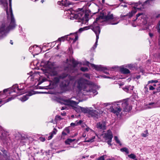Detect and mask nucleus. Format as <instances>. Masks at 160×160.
<instances>
[{
	"mask_svg": "<svg viewBox=\"0 0 160 160\" xmlns=\"http://www.w3.org/2000/svg\"><path fill=\"white\" fill-rule=\"evenodd\" d=\"M10 43H11L12 45V44H13V42H12V40H11V41H10Z\"/></svg>",
	"mask_w": 160,
	"mask_h": 160,
	"instance_id": "obj_56",
	"label": "nucleus"
},
{
	"mask_svg": "<svg viewBox=\"0 0 160 160\" xmlns=\"http://www.w3.org/2000/svg\"><path fill=\"white\" fill-rule=\"evenodd\" d=\"M78 9L80 12L78 13V15L79 18L82 19V23L87 24L88 20L87 15L84 13L83 11H82V8H78Z\"/></svg>",
	"mask_w": 160,
	"mask_h": 160,
	"instance_id": "obj_6",
	"label": "nucleus"
},
{
	"mask_svg": "<svg viewBox=\"0 0 160 160\" xmlns=\"http://www.w3.org/2000/svg\"><path fill=\"white\" fill-rule=\"evenodd\" d=\"M83 28H80L79 29V31H82L83 30Z\"/></svg>",
	"mask_w": 160,
	"mask_h": 160,
	"instance_id": "obj_49",
	"label": "nucleus"
},
{
	"mask_svg": "<svg viewBox=\"0 0 160 160\" xmlns=\"http://www.w3.org/2000/svg\"><path fill=\"white\" fill-rule=\"evenodd\" d=\"M158 32L159 33V44L160 45V29H159L158 30Z\"/></svg>",
	"mask_w": 160,
	"mask_h": 160,
	"instance_id": "obj_43",
	"label": "nucleus"
},
{
	"mask_svg": "<svg viewBox=\"0 0 160 160\" xmlns=\"http://www.w3.org/2000/svg\"><path fill=\"white\" fill-rule=\"evenodd\" d=\"M63 131L67 133H69L70 132L69 129L68 127L66 128Z\"/></svg>",
	"mask_w": 160,
	"mask_h": 160,
	"instance_id": "obj_33",
	"label": "nucleus"
},
{
	"mask_svg": "<svg viewBox=\"0 0 160 160\" xmlns=\"http://www.w3.org/2000/svg\"><path fill=\"white\" fill-rule=\"evenodd\" d=\"M65 109V108L63 107H62V108H61V110H63Z\"/></svg>",
	"mask_w": 160,
	"mask_h": 160,
	"instance_id": "obj_58",
	"label": "nucleus"
},
{
	"mask_svg": "<svg viewBox=\"0 0 160 160\" xmlns=\"http://www.w3.org/2000/svg\"><path fill=\"white\" fill-rule=\"evenodd\" d=\"M70 39L73 40V42H74L78 39V36L76 33H74L72 35V37H69Z\"/></svg>",
	"mask_w": 160,
	"mask_h": 160,
	"instance_id": "obj_18",
	"label": "nucleus"
},
{
	"mask_svg": "<svg viewBox=\"0 0 160 160\" xmlns=\"http://www.w3.org/2000/svg\"><path fill=\"white\" fill-rule=\"evenodd\" d=\"M140 17L139 18V19H140V18H144V16H146L144 14H143V13H139L137 15L136 17V19H137L138 18V17Z\"/></svg>",
	"mask_w": 160,
	"mask_h": 160,
	"instance_id": "obj_23",
	"label": "nucleus"
},
{
	"mask_svg": "<svg viewBox=\"0 0 160 160\" xmlns=\"http://www.w3.org/2000/svg\"><path fill=\"white\" fill-rule=\"evenodd\" d=\"M79 102H76L71 99H66L64 101L65 104L71 106L77 112H79L80 110L84 113H88L89 115L92 117L94 119H96L100 117V115L102 112L99 111V112L96 110H91L88 108L81 107L77 105Z\"/></svg>",
	"mask_w": 160,
	"mask_h": 160,
	"instance_id": "obj_1",
	"label": "nucleus"
},
{
	"mask_svg": "<svg viewBox=\"0 0 160 160\" xmlns=\"http://www.w3.org/2000/svg\"><path fill=\"white\" fill-rule=\"evenodd\" d=\"M68 78L70 80H71L72 78L70 76L68 75V74H66L65 73H63L58 77H54L52 80L53 82L55 83H57L59 82V81H60L61 80H63L65 78Z\"/></svg>",
	"mask_w": 160,
	"mask_h": 160,
	"instance_id": "obj_7",
	"label": "nucleus"
},
{
	"mask_svg": "<svg viewBox=\"0 0 160 160\" xmlns=\"http://www.w3.org/2000/svg\"><path fill=\"white\" fill-rule=\"evenodd\" d=\"M7 13L8 16V18L10 17L11 22L10 25L8 27L7 26L4 24H2L1 26L0 27V36L8 32L9 29L15 27L16 25L15 20L12 14L11 7L9 9V12L7 11Z\"/></svg>",
	"mask_w": 160,
	"mask_h": 160,
	"instance_id": "obj_2",
	"label": "nucleus"
},
{
	"mask_svg": "<svg viewBox=\"0 0 160 160\" xmlns=\"http://www.w3.org/2000/svg\"><path fill=\"white\" fill-rule=\"evenodd\" d=\"M58 3L59 4H61L65 7H67L71 4L70 2L67 0H62L61 2H58Z\"/></svg>",
	"mask_w": 160,
	"mask_h": 160,
	"instance_id": "obj_13",
	"label": "nucleus"
},
{
	"mask_svg": "<svg viewBox=\"0 0 160 160\" xmlns=\"http://www.w3.org/2000/svg\"><path fill=\"white\" fill-rule=\"evenodd\" d=\"M63 116H64L65 115V113H63L62 114H61Z\"/></svg>",
	"mask_w": 160,
	"mask_h": 160,
	"instance_id": "obj_60",
	"label": "nucleus"
},
{
	"mask_svg": "<svg viewBox=\"0 0 160 160\" xmlns=\"http://www.w3.org/2000/svg\"><path fill=\"white\" fill-rule=\"evenodd\" d=\"M114 139L117 143H118L120 145H121L122 144L117 136H115L114 137Z\"/></svg>",
	"mask_w": 160,
	"mask_h": 160,
	"instance_id": "obj_28",
	"label": "nucleus"
},
{
	"mask_svg": "<svg viewBox=\"0 0 160 160\" xmlns=\"http://www.w3.org/2000/svg\"><path fill=\"white\" fill-rule=\"evenodd\" d=\"M82 136H83V137L85 138L86 136V135H84V134H83L82 135Z\"/></svg>",
	"mask_w": 160,
	"mask_h": 160,
	"instance_id": "obj_61",
	"label": "nucleus"
},
{
	"mask_svg": "<svg viewBox=\"0 0 160 160\" xmlns=\"http://www.w3.org/2000/svg\"><path fill=\"white\" fill-rule=\"evenodd\" d=\"M72 117H74V115H72Z\"/></svg>",
	"mask_w": 160,
	"mask_h": 160,
	"instance_id": "obj_63",
	"label": "nucleus"
},
{
	"mask_svg": "<svg viewBox=\"0 0 160 160\" xmlns=\"http://www.w3.org/2000/svg\"><path fill=\"white\" fill-rule=\"evenodd\" d=\"M149 35L150 37H152L153 35L152 33H149Z\"/></svg>",
	"mask_w": 160,
	"mask_h": 160,
	"instance_id": "obj_45",
	"label": "nucleus"
},
{
	"mask_svg": "<svg viewBox=\"0 0 160 160\" xmlns=\"http://www.w3.org/2000/svg\"><path fill=\"white\" fill-rule=\"evenodd\" d=\"M153 82V80L150 81H148V83H151Z\"/></svg>",
	"mask_w": 160,
	"mask_h": 160,
	"instance_id": "obj_48",
	"label": "nucleus"
},
{
	"mask_svg": "<svg viewBox=\"0 0 160 160\" xmlns=\"http://www.w3.org/2000/svg\"><path fill=\"white\" fill-rule=\"evenodd\" d=\"M148 2V1H146L145 2V3H147Z\"/></svg>",
	"mask_w": 160,
	"mask_h": 160,
	"instance_id": "obj_62",
	"label": "nucleus"
},
{
	"mask_svg": "<svg viewBox=\"0 0 160 160\" xmlns=\"http://www.w3.org/2000/svg\"><path fill=\"white\" fill-rule=\"evenodd\" d=\"M119 105V104H116L111 107L110 108V112L118 116L122 110Z\"/></svg>",
	"mask_w": 160,
	"mask_h": 160,
	"instance_id": "obj_8",
	"label": "nucleus"
},
{
	"mask_svg": "<svg viewBox=\"0 0 160 160\" xmlns=\"http://www.w3.org/2000/svg\"><path fill=\"white\" fill-rule=\"evenodd\" d=\"M160 17V14H158V15H157L156 16V18H158Z\"/></svg>",
	"mask_w": 160,
	"mask_h": 160,
	"instance_id": "obj_54",
	"label": "nucleus"
},
{
	"mask_svg": "<svg viewBox=\"0 0 160 160\" xmlns=\"http://www.w3.org/2000/svg\"><path fill=\"white\" fill-rule=\"evenodd\" d=\"M148 132L147 130H146L144 132V133L142 134V136L145 137L148 136Z\"/></svg>",
	"mask_w": 160,
	"mask_h": 160,
	"instance_id": "obj_27",
	"label": "nucleus"
},
{
	"mask_svg": "<svg viewBox=\"0 0 160 160\" xmlns=\"http://www.w3.org/2000/svg\"><path fill=\"white\" fill-rule=\"evenodd\" d=\"M105 137L108 139H112L113 138V135L112 132L110 130L107 131V133H105Z\"/></svg>",
	"mask_w": 160,
	"mask_h": 160,
	"instance_id": "obj_14",
	"label": "nucleus"
},
{
	"mask_svg": "<svg viewBox=\"0 0 160 160\" xmlns=\"http://www.w3.org/2000/svg\"><path fill=\"white\" fill-rule=\"evenodd\" d=\"M122 6L124 7H127V5L126 4L122 5Z\"/></svg>",
	"mask_w": 160,
	"mask_h": 160,
	"instance_id": "obj_52",
	"label": "nucleus"
},
{
	"mask_svg": "<svg viewBox=\"0 0 160 160\" xmlns=\"http://www.w3.org/2000/svg\"><path fill=\"white\" fill-rule=\"evenodd\" d=\"M57 132V129L54 128L53 131L50 133V135L48 137V140L51 139L53 137V135L56 134Z\"/></svg>",
	"mask_w": 160,
	"mask_h": 160,
	"instance_id": "obj_17",
	"label": "nucleus"
},
{
	"mask_svg": "<svg viewBox=\"0 0 160 160\" xmlns=\"http://www.w3.org/2000/svg\"><path fill=\"white\" fill-rule=\"evenodd\" d=\"M50 73L51 76H55L57 74L58 72L56 70L55 68L53 66H52L49 67Z\"/></svg>",
	"mask_w": 160,
	"mask_h": 160,
	"instance_id": "obj_12",
	"label": "nucleus"
},
{
	"mask_svg": "<svg viewBox=\"0 0 160 160\" xmlns=\"http://www.w3.org/2000/svg\"><path fill=\"white\" fill-rule=\"evenodd\" d=\"M149 88L150 90H153L155 89V88L152 86H150Z\"/></svg>",
	"mask_w": 160,
	"mask_h": 160,
	"instance_id": "obj_39",
	"label": "nucleus"
},
{
	"mask_svg": "<svg viewBox=\"0 0 160 160\" xmlns=\"http://www.w3.org/2000/svg\"><path fill=\"white\" fill-rule=\"evenodd\" d=\"M68 36H67L62 37L61 38H59L58 40L60 41H63L65 39H67V40H68L69 39H68Z\"/></svg>",
	"mask_w": 160,
	"mask_h": 160,
	"instance_id": "obj_24",
	"label": "nucleus"
},
{
	"mask_svg": "<svg viewBox=\"0 0 160 160\" xmlns=\"http://www.w3.org/2000/svg\"><path fill=\"white\" fill-rule=\"evenodd\" d=\"M98 160H104V156H102L98 158Z\"/></svg>",
	"mask_w": 160,
	"mask_h": 160,
	"instance_id": "obj_38",
	"label": "nucleus"
},
{
	"mask_svg": "<svg viewBox=\"0 0 160 160\" xmlns=\"http://www.w3.org/2000/svg\"><path fill=\"white\" fill-rule=\"evenodd\" d=\"M32 94L33 93L32 92H29L26 95L23 96L22 97L20 98V99L22 102L25 101L28 99L29 96H31Z\"/></svg>",
	"mask_w": 160,
	"mask_h": 160,
	"instance_id": "obj_15",
	"label": "nucleus"
},
{
	"mask_svg": "<svg viewBox=\"0 0 160 160\" xmlns=\"http://www.w3.org/2000/svg\"><path fill=\"white\" fill-rule=\"evenodd\" d=\"M106 71V70H105L104 71H103V72L106 74H108V72L107 71Z\"/></svg>",
	"mask_w": 160,
	"mask_h": 160,
	"instance_id": "obj_47",
	"label": "nucleus"
},
{
	"mask_svg": "<svg viewBox=\"0 0 160 160\" xmlns=\"http://www.w3.org/2000/svg\"><path fill=\"white\" fill-rule=\"evenodd\" d=\"M81 70L82 71H86L88 70V68H81Z\"/></svg>",
	"mask_w": 160,
	"mask_h": 160,
	"instance_id": "obj_34",
	"label": "nucleus"
},
{
	"mask_svg": "<svg viewBox=\"0 0 160 160\" xmlns=\"http://www.w3.org/2000/svg\"><path fill=\"white\" fill-rule=\"evenodd\" d=\"M85 130L87 132H90L91 131H92V130L88 127L86 128Z\"/></svg>",
	"mask_w": 160,
	"mask_h": 160,
	"instance_id": "obj_36",
	"label": "nucleus"
},
{
	"mask_svg": "<svg viewBox=\"0 0 160 160\" xmlns=\"http://www.w3.org/2000/svg\"><path fill=\"white\" fill-rule=\"evenodd\" d=\"M40 139L41 140V141H42V142H44L45 141V138H42V137H40Z\"/></svg>",
	"mask_w": 160,
	"mask_h": 160,
	"instance_id": "obj_40",
	"label": "nucleus"
},
{
	"mask_svg": "<svg viewBox=\"0 0 160 160\" xmlns=\"http://www.w3.org/2000/svg\"><path fill=\"white\" fill-rule=\"evenodd\" d=\"M82 122V121L81 120L79 121V122H78L76 124V125L80 124Z\"/></svg>",
	"mask_w": 160,
	"mask_h": 160,
	"instance_id": "obj_44",
	"label": "nucleus"
},
{
	"mask_svg": "<svg viewBox=\"0 0 160 160\" xmlns=\"http://www.w3.org/2000/svg\"><path fill=\"white\" fill-rule=\"evenodd\" d=\"M71 61L73 64V68L75 67L78 64L77 62L73 59Z\"/></svg>",
	"mask_w": 160,
	"mask_h": 160,
	"instance_id": "obj_30",
	"label": "nucleus"
},
{
	"mask_svg": "<svg viewBox=\"0 0 160 160\" xmlns=\"http://www.w3.org/2000/svg\"><path fill=\"white\" fill-rule=\"evenodd\" d=\"M112 141V139H109L107 142L108 143V145H112V144L111 143V142Z\"/></svg>",
	"mask_w": 160,
	"mask_h": 160,
	"instance_id": "obj_37",
	"label": "nucleus"
},
{
	"mask_svg": "<svg viewBox=\"0 0 160 160\" xmlns=\"http://www.w3.org/2000/svg\"><path fill=\"white\" fill-rule=\"evenodd\" d=\"M64 151V150H61V151H58L57 152V153H59V152H62V151Z\"/></svg>",
	"mask_w": 160,
	"mask_h": 160,
	"instance_id": "obj_46",
	"label": "nucleus"
},
{
	"mask_svg": "<svg viewBox=\"0 0 160 160\" xmlns=\"http://www.w3.org/2000/svg\"><path fill=\"white\" fill-rule=\"evenodd\" d=\"M122 105L124 111L126 112H128L131 109V108L128 106V102H124L122 103Z\"/></svg>",
	"mask_w": 160,
	"mask_h": 160,
	"instance_id": "obj_11",
	"label": "nucleus"
},
{
	"mask_svg": "<svg viewBox=\"0 0 160 160\" xmlns=\"http://www.w3.org/2000/svg\"><path fill=\"white\" fill-rule=\"evenodd\" d=\"M128 157L134 159L136 158V156L133 154H131L130 155H128Z\"/></svg>",
	"mask_w": 160,
	"mask_h": 160,
	"instance_id": "obj_31",
	"label": "nucleus"
},
{
	"mask_svg": "<svg viewBox=\"0 0 160 160\" xmlns=\"http://www.w3.org/2000/svg\"><path fill=\"white\" fill-rule=\"evenodd\" d=\"M104 0H102V2H104Z\"/></svg>",
	"mask_w": 160,
	"mask_h": 160,
	"instance_id": "obj_64",
	"label": "nucleus"
},
{
	"mask_svg": "<svg viewBox=\"0 0 160 160\" xmlns=\"http://www.w3.org/2000/svg\"><path fill=\"white\" fill-rule=\"evenodd\" d=\"M88 63L91 65V67L94 68L97 71H104L105 70H107L106 68L103 67L101 65H95L93 64L90 63L89 62Z\"/></svg>",
	"mask_w": 160,
	"mask_h": 160,
	"instance_id": "obj_9",
	"label": "nucleus"
},
{
	"mask_svg": "<svg viewBox=\"0 0 160 160\" xmlns=\"http://www.w3.org/2000/svg\"><path fill=\"white\" fill-rule=\"evenodd\" d=\"M69 83V80L67 79V80H65L64 81L62 82L61 84L60 85L63 88L66 87L68 85Z\"/></svg>",
	"mask_w": 160,
	"mask_h": 160,
	"instance_id": "obj_19",
	"label": "nucleus"
},
{
	"mask_svg": "<svg viewBox=\"0 0 160 160\" xmlns=\"http://www.w3.org/2000/svg\"><path fill=\"white\" fill-rule=\"evenodd\" d=\"M15 87H16V92L18 91V93H20V94L19 95L22 94L24 93V92H23V88H21V89H19L17 85H16L15 86H14Z\"/></svg>",
	"mask_w": 160,
	"mask_h": 160,
	"instance_id": "obj_21",
	"label": "nucleus"
},
{
	"mask_svg": "<svg viewBox=\"0 0 160 160\" xmlns=\"http://www.w3.org/2000/svg\"><path fill=\"white\" fill-rule=\"evenodd\" d=\"M105 124L103 122H99L97 124V127L98 128L101 129H105Z\"/></svg>",
	"mask_w": 160,
	"mask_h": 160,
	"instance_id": "obj_16",
	"label": "nucleus"
},
{
	"mask_svg": "<svg viewBox=\"0 0 160 160\" xmlns=\"http://www.w3.org/2000/svg\"><path fill=\"white\" fill-rule=\"evenodd\" d=\"M77 88L80 90L83 89L87 92H91L89 89V86L87 85L88 81L83 78H81L77 82Z\"/></svg>",
	"mask_w": 160,
	"mask_h": 160,
	"instance_id": "obj_4",
	"label": "nucleus"
},
{
	"mask_svg": "<svg viewBox=\"0 0 160 160\" xmlns=\"http://www.w3.org/2000/svg\"><path fill=\"white\" fill-rule=\"evenodd\" d=\"M131 5H134L133 6V9L131 12L129 13V14L127 15L129 18L132 17L133 15L136 13L137 10H141L142 8H144L143 4L141 3L140 2H138L132 3L130 4Z\"/></svg>",
	"mask_w": 160,
	"mask_h": 160,
	"instance_id": "obj_5",
	"label": "nucleus"
},
{
	"mask_svg": "<svg viewBox=\"0 0 160 160\" xmlns=\"http://www.w3.org/2000/svg\"><path fill=\"white\" fill-rule=\"evenodd\" d=\"M158 82V80H153V82L154 83H157Z\"/></svg>",
	"mask_w": 160,
	"mask_h": 160,
	"instance_id": "obj_53",
	"label": "nucleus"
},
{
	"mask_svg": "<svg viewBox=\"0 0 160 160\" xmlns=\"http://www.w3.org/2000/svg\"><path fill=\"white\" fill-rule=\"evenodd\" d=\"M7 89H5L3 90V92H7Z\"/></svg>",
	"mask_w": 160,
	"mask_h": 160,
	"instance_id": "obj_55",
	"label": "nucleus"
},
{
	"mask_svg": "<svg viewBox=\"0 0 160 160\" xmlns=\"http://www.w3.org/2000/svg\"><path fill=\"white\" fill-rule=\"evenodd\" d=\"M105 18L106 21L112 20L113 21H115L118 19L117 17H114L113 14L110 12L108 13L107 15L105 16Z\"/></svg>",
	"mask_w": 160,
	"mask_h": 160,
	"instance_id": "obj_10",
	"label": "nucleus"
},
{
	"mask_svg": "<svg viewBox=\"0 0 160 160\" xmlns=\"http://www.w3.org/2000/svg\"><path fill=\"white\" fill-rule=\"evenodd\" d=\"M67 133L66 132H64V131H63L62 132V134L63 136L66 135H67Z\"/></svg>",
	"mask_w": 160,
	"mask_h": 160,
	"instance_id": "obj_41",
	"label": "nucleus"
},
{
	"mask_svg": "<svg viewBox=\"0 0 160 160\" xmlns=\"http://www.w3.org/2000/svg\"><path fill=\"white\" fill-rule=\"evenodd\" d=\"M35 77V74L33 75L32 76H31V79H32V78H33Z\"/></svg>",
	"mask_w": 160,
	"mask_h": 160,
	"instance_id": "obj_50",
	"label": "nucleus"
},
{
	"mask_svg": "<svg viewBox=\"0 0 160 160\" xmlns=\"http://www.w3.org/2000/svg\"><path fill=\"white\" fill-rule=\"evenodd\" d=\"M84 75L85 76L88 78H90V76H89V75L88 74H85Z\"/></svg>",
	"mask_w": 160,
	"mask_h": 160,
	"instance_id": "obj_42",
	"label": "nucleus"
},
{
	"mask_svg": "<svg viewBox=\"0 0 160 160\" xmlns=\"http://www.w3.org/2000/svg\"><path fill=\"white\" fill-rule=\"evenodd\" d=\"M12 98H9L8 99H7V100H2L0 101V104H4L5 103L8 102L10 101H11V100L13 99Z\"/></svg>",
	"mask_w": 160,
	"mask_h": 160,
	"instance_id": "obj_22",
	"label": "nucleus"
},
{
	"mask_svg": "<svg viewBox=\"0 0 160 160\" xmlns=\"http://www.w3.org/2000/svg\"><path fill=\"white\" fill-rule=\"evenodd\" d=\"M120 150L122 152H125L127 153H129L128 149L126 148H121L120 149Z\"/></svg>",
	"mask_w": 160,
	"mask_h": 160,
	"instance_id": "obj_29",
	"label": "nucleus"
},
{
	"mask_svg": "<svg viewBox=\"0 0 160 160\" xmlns=\"http://www.w3.org/2000/svg\"><path fill=\"white\" fill-rule=\"evenodd\" d=\"M74 141V139H68L65 141L66 144H70L71 143Z\"/></svg>",
	"mask_w": 160,
	"mask_h": 160,
	"instance_id": "obj_25",
	"label": "nucleus"
},
{
	"mask_svg": "<svg viewBox=\"0 0 160 160\" xmlns=\"http://www.w3.org/2000/svg\"><path fill=\"white\" fill-rule=\"evenodd\" d=\"M61 119V116H56L55 118V119L57 120H60Z\"/></svg>",
	"mask_w": 160,
	"mask_h": 160,
	"instance_id": "obj_35",
	"label": "nucleus"
},
{
	"mask_svg": "<svg viewBox=\"0 0 160 160\" xmlns=\"http://www.w3.org/2000/svg\"><path fill=\"white\" fill-rule=\"evenodd\" d=\"M118 22H116V23H112V24H117V23H118Z\"/></svg>",
	"mask_w": 160,
	"mask_h": 160,
	"instance_id": "obj_57",
	"label": "nucleus"
},
{
	"mask_svg": "<svg viewBox=\"0 0 160 160\" xmlns=\"http://www.w3.org/2000/svg\"><path fill=\"white\" fill-rule=\"evenodd\" d=\"M95 136H93L91 138H89L88 140L86 141V142H92L93 141V140L95 138Z\"/></svg>",
	"mask_w": 160,
	"mask_h": 160,
	"instance_id": "obj_32",
	"label": "nucleus"
},
{
	"mask_svg": "<svg viewBox=\"0 0 160 160\" xmlns=\"http://www.w3.org/2000/svg\"><path fill=\"white\" fill-rule=\"evenodd\" d=\"M154 105H155V104L154 103L152 102L150 103L148 105V108H154L155 107L154 106Z\"/></svg>",
	"mask_w": 160,
	"mask_h": 160,
	"instance_id": "obj_26",
	"label": "nucleus"
},
{
	"mask_svg": "<svg viewBox=\"0 0 160 160\" xmlns=\"http://www.w3.org/2000/svg\"><path fill=\"white\" fill-rule=\"evenodd\" d=\"M75 123H72L71 124V126H73V125H75Z\"/></svg>",
	"mask_w": 160,
	"mask_h": 160,
	"instance_id": "obj_51",
	"label": "nucleus"
},
{
	"mask_svg": "<svg viewBox=\"0 0 160 160\" xmlns=\"http://www.w3.org/2000/svg\"><path fill=\"white\" fill-rule=\"evenodd\" d=\"M121 72L124 74H128L130 73V71L129 70L126 68H121L120 69Z\"/></svg>",
	"mask_w": 160,
	"mask_h": 160,
	"instance_id": "obj_20",
	"label": "nucleus"
},
{
	"mask_svg": "<svg viewBox=\"0 0 160 160\" xmlns=\"http://www.w3.org/2000/svg\"><path fill=\"white\" fill-rule=\"evenodd\" d=\"M102 21V18L101 17H99L96 19V21L93 22V23L91 25L90 28L92 29L95 32L96 36V42L94 49L96 47L98 39L99 38V34L100 32V29L98 23L101 22Z\"/></svg>",
	"mask_w": 160,
	"mask_h": 160,
	"instance_id": "obj_3",
	"label": "nucleus"
},
{
	"mask_svg": "<svg viewBox=\"0 0 160 160\" xmlns=\"http://www.w3.org/2000/svg\"><path fill=\"white\" fill-rule=\"evenodd\" d=\"M9 3H10V5L11 4V0H9Z\"/></svg>",
	"mask_w": 160,
	"mask_h": 160,
	"instance_id": "obj_59",
	"label": "nucleus"
}]
</instances>
